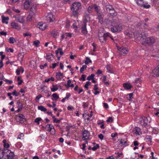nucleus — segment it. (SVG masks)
<instances>
[{
  "instance_id": "f257e3e1",
  "label": "nucleus",
  "mask_w": 159,
  "mask_h": 159,
  "mask_svg": "<svg viewBox=\"0 0 159 159\" xmlns=\"http://www.w3.org/2000/svg\"><path fill=\"white\" fill-rule=\"evenodd\" d=\"M98 37L100 41L102 43H106L107 40L109 37L111 39L113 40V37L111 36L110 34L108 32L102 33L100 32H99Z\"/></svg>"
},
{
  "instance_id": "f03ea898",
  "label": "nucleus",
  "mask_w": 159,
  "mask_h": 159,
  "mask_svg": "<svg viewBox=\"0 0 159 159\" xmlns=\"http://www.w3.org/2000/svg\"><path fill=\"white\" fill-rule=\"evenodd\" d=\"M81 4L79 2H75L73 3L71 7L72 15L76 16H78V11L80 8Z\"/></svg>"
},
{
  "instance_id": "7ed1b4c3",
  "label": "nucleus",
  "mask_w": 159,
  "mask_h": 159,
  "mask_svg": "<svg viewBox=\"0 0 159 159\" xmlns=\"http://www.w3.org/2000/svg\"><path fill=\"white\" fill-rule=\"evenodd\" d=\"M155 42V39L152 37L146 38L145 40L141 42V44L144 46L150 45L154 43Z\"/></svg>"
},
{
  "instance_id": "20e7f679",
  "label": "nucleus",
  "mask_w": 159,
  "mask_h": 159,
  "mask_svg": "<svg viewBox=\"0 0 159 159\" xmlns=\"http://www.w3.org/2000/svg\"><path fill=\"white\" fill-rule=\"evenodd\" d=\"M134 37L140 41H141L142 42L144 41V39L146 38V36L144 32L139 33L137 32L134 34Z\"/></svg>"
},
{
  "instance_id": "39448f33",
  "label": "nucleus",
  "mask_w": 159,
  "mask_h": 159,
  "mask_svg": "<svg viewBox=\"0 0 159 159\" xmlns=\"http://www.w3.org/2000/svg\"><path fill=\"white\" fill-rule=\"evenodd\" d=\"M122 29V26L120 24H117L113 25L111 28V31L114 33L119 32L121 31Z\"/></svg>"
},
{
  "instance_id": "423d86ee",
  "label": "nucleus",
  "mask_w": 159,
  "mask_h": 159,
  "mask_svg": "<svg viewBox=\"0 0 159 159\" xmlns=\"http://www.w3.org/2000/svg\"><path fill=\"white\" fill-rule=\"evenodd\" d=\"M139 120V123L141 125L144 127H145L147 125L148 122V120L147 117H140Z\"/></svg>"
},
{
  "instance_id": "0eeeda50",
  "label": "nucleus",
  "mask_w": 159,
  "mask_h": 159,
  "mask_svg": "<svg viewBox=\"0 0 159 159\" xmlns=\"http://www.w3.org/2000/svg\"><path fill=\"white\" fill-rule=\"evenodd\" d=\"M119 141L120 146L123 148L129 145L128 143V140L126 138H122Z\"/></svg>"
},
{
  "instance_id": "6e6552de",
  "label": "nucleus",
  "mask_w": 159,
  "mask_h": 159,
  "mask_svg": "<svg viewBox=\"0 0 159 159\" xmlns=\"http://www.w3.org/2000/svg\"><path fill=\"white\" fill-rule=\"evenodd\" d=\"M45 129H47L48 131L51 132L52 130L51 134H54L55 133V129L53 125L51 124L47 125L45 127Z\"/></svg>"
},
{
  "instance_id": "1a4fd4ad",
  "label": "nucleus",
  "mask_w": 159,
  "mask_h": 159,
  "mask_svg": "<svg viewBox=\"0 0 159 159\" xmlns=\"http://www.w3.org/2000/svg\"><path fill=\"white\" fill-rule=\"evenodd\" d=\"M83 135L82 139L83 140H87L89 139V137L90 136V134L88 131L87 130H84L83 133Z\"/></svg>"
},
{
  "instance_id": "9d476101",
  "label": "nucleus",
  "mask_w": 159,
  "mask_h": 159,
  "mask_svg": "<svg viewBox=\"0 0 159 159\" xmlns=\"http://www.w3.org/2000/svg\"><path fill=\"white\" fill-rule=\"evenodd\" d=\"M117 50L120 51L121 52V54L123 55L126 54L128 52V49L127 48L123 47H118Z\"/></svg>"
},
{
  "instance_id": "9b49d317",
  "label": "nucleus",
  "mask_w": 159,
  "mask_h": 159,
  "mask_svg": "<svg viewBox=\"0 0 159 159\" xmlns=\"http://www.w3.org/2000/svg\"><path fill=\"white\" fill-rule=\"evenodd\" d=\"M106 10L107 11L109 12L110 14L112 16H115L116 13L115 12V10L112 8L111 6H109L106 7Z\"/></svg>"
},
{
  "instance_id": "f8f14e48",
  "label": "nucleus",
  "mask_w": 159,
  "mask_h": 159,
  "mask_svg": "<svg viewBox=\"0 0 159 159\" xmlns=\"http://www.w3.org/2000/svg\"><path fill=\"white\" fill-rule=\"evenodd\" d=\"M152 74L154 77L159 76V65L152 70Z\"/></svg>"
},
{
  "instance_id": "ddd939ff",
  "label": "nucleus",
  "mask_w": 159,
  "mask_h": 159,
  "mask_svg": "<svg viewBox=\"0 0 159 159\" xmlns=\"http://www.w3.org/2000/svg\"><path fill=\"white\" fill-rule=\"evenodd\" d=\"M16 20L18 22L23 24L25 22L24 17L23 16L17 15L15 17Z\"/></svg>"
},
{
  "instance_id": "4468645a",
  "label": "nucleus",
  "mask_w": 159,
  "mask_h": 159,
  "mask_svg": "<svg viewBox=\"0 0 159 159\" xmlns=\"http://www.w3.org/2000/svg\"><path fill=\"white\" fill-rule=\"evenodd\" d=\"M97 18L98 20V21L101 24L103 23V15L102 12L98 13L97 14Z\"/></svg>"
},
{
  "instance_id": "2eb2a0df",
  "label": "nucleus",
  "mask_w": 159,
  "mask_h": 159,
  "mask_svg": "<svg viewBox=\"0 0 159 159\" xmlns=\"http://www.w3.org/2000/svg\"><path fill=\"white\" fill-rule=\"evenodd\" d=\"M53 16L51 12L49 13L47 16V20L48 22H52L54 20Z\"/></svg>"
},
{
  "instance_id": "dca6fc26",
  "label": "nucleus",
  "mask_w": 159,
  "mask_h": 159,
  "mask_svg": "<svg viewBox=\"0 0 159 159\" xmlns=\"http://www.w3.org/2000/svg\"><path fill=\"white\" fill-rule=\"evenodd\" d=\"M86 26V23H85V22H83L81 26V32L84 34H86L87 33Z\"/></svg>"
},
{
  "instance_id": "f3484780",
  "label": "nucleus",
  "mask_w": 159,
  "mask_h": 159,
  "mask_svg": "<svg viewBox=\"0 0 159 159\" xmlns=\"http://www.w3.org/2000/svg\"><path fill=\"white\" fill-rule=\"evenodd\" d=\"M37 27L42 30H44L47 27V26L45 24H43L41 22H39L38 23L37 25Z\"/></svg>"
},
{
  "instance_id": "a211bd4d",
  "label": "nucleus",
  "mask_w": 159,
  "mask_h": 159,
  "mask_svg": "<svg viewBox=\"0 0 159 159\" xmlns=\"http://www.w3.org/2000/svg\"><path fill=\"white\" fill-rule=\"evenodd\" d=\"M31 3V0H26L24 4L25 8V9H28L30 7Z\"/></svg>"
},
{
  "instance_id": "6ab92c4d",
  "label": "nucleus",
  "mask_w": 159,
  "mask_h": 159,
  "mask_svg": "<svg viewBox=\"0 0 159 159\" xmlns=\"http://www.w3.org/2000/svg\"><path fill=\"white\" fill-rule=\"evenodd\" d=\"M141 129L137 127H135L133 130V132L136 134L138 135H140L141 133Z\"/></svg>"
},
{
  "instance_id": "aec40b11",
  "label": "nucleus",
  "mask_w": 159,
  "mask_h": 159,
  "mask_svg": "<svg viewBox=\"0 0 159 159\" xmlns=\"http://www.w3.org/2000/svg\"><path fill=\"white\" fill-rule=\"evenodd\" d=\"M14 154L13 152H10L7 155L6 157V159H13L14 157Z\"/></svg>"
},
{
  "instance_id": "412c9836",
  "label": "nucleus",
  "mask_w": 159,
  "mask_h": 159,
  "mask_svg": "<svg viewBox=\"0 0 159 159\" xmlns=\"http://www.w3.org/2000/svg\"><path fill=\"white\" fill-rule=\"evenodd\" d=\"M106 68L108 71L110 73H112L113 72V68L112 66L110 65H107L106 66Z\"/></svg>"
},
{
  "instance_id": "4be33fe9",
  "label": "nucleus",
  "mask_w": 159,
  "mask_h": 159,
  "mask_svg": "<svg viewBox=\"0 0 159 159\" xmlns=\"http://www.w3.org/2000/svg\"><path fill=\"white\" fill-rule=\"evenodd\" d=\"M52 36L54 38H57V36L58 35V33L57 31L55 30H53L52 31L51 33Z\"/></svg>"
},
{
  "instance_id": "5701e85b",
  "label": "nucleus",
  "mask_w": 159,
  "mask_h": 159,
  "mask_svg": "<svg viewBox=\"0 0 159 159\" xmlns=\"http://www.w3.org/2000/svg\"><path fill=\"white\" fill-rule=\"evenodd\" d=\"M2 151L5 157H6V156H7V155L8 154V153L9 154L10 152H11L10 150L7 148L2 150Z\"/></svg>"
},
{
  "instance_id": "b1692460",
  "label": "nucleus",
  "mask_w": 159,
  "mask_h": 159,
  "mask_svg": "<svg viewBox=\"0 0 159 159\" xmlns=\"http://www.w3.org/2000/svg\"><path fill=\"white\" fill-rule=\"evenodd\" d=\"M36 11V6H33V7H31L30 9V12L31 14L34 15Z\"/></svg>"
},
{
  "instance_id": "393cba45",
  "label": "nucleus",
  "mask_w": 159,
  "mask_h": 159,
  "mask_svg": "<svg viewBox=\"0 0 159 159\" xmlns=\"http://www.w3.org/2000/svg\"><path fill=\"white\" fill-rule=\"evenodd\" d=\"M85 18L83 22H85V23H86L87 22L89 21L90 20V17L89 15L86 14L84 15Z\"/></svg>"
},
{
  "instance_id": "a878e982",
  "label": "nucleus",
  "mask_w": 159,
  "mask_h": 159,
  "mask_svg": "<svg viewBox=\"0 0 159 159\" xmlns=\"http://www.w3.org/2000/svg\"><path fill=\"white\" fill-rule=\"evenodd\" d=\"M63 76V74L61 72H57L56 73V77L58 80H61Z\"/></svg>"
},
{
  "instance_id": "bb28decb",
  "label": "nucleus",
  "mask_w": 159,
  "mask_h": 159,
  "mask_svg": "<svg viewBox=\"0 0 159 159\" xmlns=\"http://www.w3.org/2000/svg\"><path fill=\"white\" fill-rule=\"evenodd\" d=\"M123 86L126 90L130 89L132 87V86L130 84L126 83L124 84Z\"/></svg>"
},
{
  "instance_id": "cd10ccee",
  "label": "nucleus",
  "mask_w": 159,
  "mask_h": 159,
  "mask_svg": "<svg viewBox=\"0 0 159 159\" xmlns=\"http://www.w3.org/2000/svg\"><path fill=\"white\" fill-rule=\"evenodd\" d=\"M11 25L12 27L14 29H19L20 27L17 23L15 22H12L11 23Z\"/></svg>"
},
{
  "instance_id": "c85d7f7f",
  "label": "nucleus",
  "mask_w": 159,
  "mask_h": 159,
  "mask_svg": "<svg viewBox=\"0 0 159 159\" xmlns=\"http://www.w3.org/2000/svg\"><path fill=\"white\" fill-rule=\"evenodd\" d=\"M2 21L3 23H5L6 24H8V20H9V18L8 17H5L3 16H2Z\"/></svg>"
},
{
  "instance_id": "c756f323",
  "label": "nucleus",
  "mask_w": 159,
  "mask_h": 159,
  "mask_svg": "<svg viewBox=\"0 0 159 159\" xmlns=\"http://www.w3.org/2000/svg\"><path fill=\"white\" fill-rule=\"evenodd\" d=\"M137 4L140 7H142L143 4L144 3L143 0H135Z\"/></svg>"
},
{
  "instance_id": "7c9ffc66",
  "label": "nucleus",
  "mask_w": 159,
  "mask_h": 159,
  "mask_svg": "<svg viewBox=\"0 0 159 159\" xmlns=\"http://www.w3.org/2000/svg\"><path fill=\"white\" fill-rule=\"evenodd\" d=\"M24 57V54L23 53H20L18 55V59L20 61H22Z\"/></svg>"
},
{
  "instance_id": "2f4dec72",
  "label": "nucleus",
  "mask_w": 159,
  "mask_h": 159,
  "mask_svg": "<svg viewBox=\"0 0 159 159\" xmlns=\"http://www.w3.org/2000/svg\"><path fill=\"white\" fill-rule=\"evenodd\" d=\"M105 21L106 24L108 25L113 24V22H114V20H110L108 19H105Z\"/></svg>"
},
{
  "instance_id": "473e14b6",
  "label": "nucleus",
  "mask_w": 159,
  "mask_h": 159,
  "mask_svg": "<svg viewBox=\"0 0 159 159\" xmlns=\"http://www.w3.org/2000/svg\"><path fill=\"white\" fill-rule=\"evenodd\" d=\"M51 56L54 57L52 54L49 53L47 54L46 58L47 60L49 61H51L52 60Z\"/></svg>"
},
{
  "instance_id": "72a5a7b5",
  "label": "nucleus",
  "mask_w": 159,
  "mask_h": 159,
  "mask_svg": "<svg viewBox=\"0 0 159 159\" xmlns=\"http://www.w3.org/2000/svg\"><path fill=\"white\" fill-rule=\"evenodd\" d=\"M33 15L31 14V13H30L27 17V21H31Z\"/></svg>"
},
{
  "instance_id": "f704fd0d",
  "label": "nucleus",
  "mask_w": 159,
  "mask_h": 159,
  "mask_svg": "<svg viewBox=\"0 0 159 159\" xmlns=\"http://www.w3.org/2000/svg\"><path fill=\"white\" fill-rule=\"evenodd\" d=\"M21 71V72L23 73L24 71V70L23 68L21 67L20 68H18L16 70V74L17 75H19L20 73V72Z\"/></svg>"
},
{
  "instance_id": "c9c22d12",
  "label": "nucleus",
  "mask_w": 159,
  "mask_h": 159,
  "mask_svg": "<svg viewBox=\"0 0 159 159\" xmlns=\"http://www.w3.org/2000/svg\"><path fill=\"white\" fill-rule=\"evenodd\" d=\"M38 109L41 111L44 112L46 111L47 110L46 108L42 106H39L38 107Z\"/></svg>"
},
{
  "instance_id": "e433bc0d",
  "label": "nucleus",
  "mask_w": 159,
  "mask_h": 159,
  "mask_svg": "<svg viewBox=\"0 0 159 159\" xmlns=\"http://www.w3.org/2000/svg\"><path fill=\"white\" fill-rule=\"evenodd\" d=\"M86 61H85V63L86 65H88L89 63H91L92 61L89 57H86L85 58Z\"/></svg>"
},
{
  "instance_id": "4c0bfd02",
  "label": "nucleus",
  "mask_w": 159,
  "mask_h": 159,
  "mask_svg": "<svg viewBox=\"0 0 159 159\" xmlns=\"http://www.w3.org/2000/svg\"><path fill=\"white\" fill-rule=\"evenodd\" d=\"M16 41L15 38L13 37H11L9 39V42L10 43H13Z\"/></svg>"
},
{
  "instance_id": "58836bf2",
  "label": "nucleus",
  "mask_w": 159,
  "mask_h": 159,
  "mask_svg": "<svg viewBox=\"0 0 159 159\" xmlns=\"http://www.w3.org/2000/svg\"><path fill=\"white\" fill-rule=\"evenodd\" d=\"M6 157L4 155L2 149H0V159H6Z\"/></svg>"
},
{
  "instance_id": "ea45409f",
  "label": "nucleus",
  "mask_w": 159,
  "mask_h": 159,
  "mask_svg": "<svg viewBox=\"0 0 159 159\" xmlns=\"http://www.w3.org/2000/svg\"><path fill=\"white\" fill-rule=\"evenodd\" d=\"M58 89V87L54 85H53V87L51 88V90L52 92H54L57 90Z\"/></svg>"
},
{
  "instance_id": "a19ab883",
  "label": "nucleus",
  "mask_w": 159,
  "mask_h": 159,
  "mask_svg": "<svg viewBox=\"0 0 159 159\" xmlns=\"http://www.w3.org/2000/svg\"><path fill=\"white\" fill-rule=\"evenodd\" d=\"M18 117L21 120L23 121H24V120H25V116L22 114H19V115Z\"/></svg>"
},
{
  "instance_id": "79ce46f5",
  "label": "nucleus",
  "mask_w": 159,
  "mask_h": 159,
  "mask_svg": "<svg viewBox=\"0 0 159 159\" xmlns=\"http://www.w3.org/2000/svg\"><path fill=\"white\" fill-rule=\"evenodd\" d=\"M95 75L94 74H92L88 76L87 78V80H92L93 78H94Z\"/></svg>"
},
{
  "instance_id": "37998d69",
  "label": "nucleus",
  "mask_w": 159,
  "mask_h": 159,
  "mask_svg": "<svg viewBox=\"0 0 159 159\" xmlns=\"http://www.w3.org/2000/svg\"><path fill=\"white\" fill-rule=\"evenodd\" d=\"M95 9V11L97 12V14L98 13H101V12H100V10L98 8V6L96 5H94L93 7Z\"/></svg>"
},
{
  "instance_id": "c03bdc74",
  "label": "nucleus",
  "mask_w": 159,
  "mask_h": 159,
  "mask_svg": "<svg viewBox=\"0 0 159 159\" xmlns=\"http://www.w3.org/2000/svg\"><path fill=\"white\" fill-rule=\"evenodd\" d=\"M87 66L86 65H84L82 66V67L80 69V72L81 73H83V71H84V69H86L87 68Z\"/></svg>"
},
{
  "instance_id": "a18cd8bd",
  "label": "nucleus",
  "mask_w": 159,
  "mask_h": 159,
  "mask_svg": "<svg viewBox=\"0 0 159 159\" xmlns=\"http://www.w3.org/2000/svg\"><path fill=\"white\" fill-rule=\"evenodd\" d=\"M40 43V42L38 40H36L34 42V44L36 47H38L39 46V44Z\"/></svg>"
},
{
  "instance_id": "49530a36",
  "label": "nucleus",
  "mask_w": 159,
  "mask_h": 159,
  "mask_svg": "<svg viewBox=\"0 0 159 159\" xmlns=\"http://www.w3.org/2000/svg\"><path fill=\"white\" fill-rule=\"evenodd\" d=\"M52 96L53 97V98H55V100H57V99L59 98V96L56 93L53 94Z\"/></svg>"
},
{
  "instance_id": "de8ad7c7",
  "label": "nucleus",
  "mask_w": 159,
  "mask_h": 159,
  "mask_svg": "<svg viewBox=\"0 0 159 159\" xmlns=\"http://www.w3.org/2000/svg\"><path fill=\"white\" fill-rule=\"evenodd\" d=\"M99 145L98 144H97L96 146H94L93 147L92 149L93 151L96 150L98 148H99Z\"/></svg>"
},
{
  "instance_id": "09e8293b",
  "label": "nucleus",
  "mask_w": 159,
  "mask_h": 159,
  "mask_svg": "<svg viewBox=\"0 0 159 159\" xmlns=\"http://www.w3.org/2000/svg\"><path fill=\"white\" fill-rule=\"evenodd\" d=\"M12 94L16 96H17L20 94V93L19 92H16V90H14L13 92L12 93Z\"/></svg>"
},
{
  "instance_id": "8fccbe9b",
  "label": "nucleus",
  "mask_w": 159,
  "mask_h": 159,
  "mask_svg": "<svg viewBox=\"0 0 159 159\" xmlns=\"http://www.w3.org/2000/svg\"><path fill=\"white\" fill-rule=\"evenodd\" d=\"M91 83L89 81H87L86 84L84 85L85 88L87 89L88 88V86L90 85Z\"/></svg>"
},
{
  "instance_id": "3c124183",
  "label": "nucleus",
  "mask_w": 159,
  "mask_h": 159,
  "mask_svg": "<svg viewBox=\"0 0 159 159\" xmlns=\"http://www.w3.org/2000/svg\"><path fill=\"white\" fill-rule=\"evenodd\" d=\"M42 119L41 118L39 117L38 118H36L34 120V122L35 123H37L38 125H39V121L41 120Z\"/></svg>"
},
{
  "instance_id": "603ef678",
  "label": "nucleus",
  "mask_w": 159,
  "mask_h": 159,
  "mask_svg": "<svg viewBox=\"0 0 159 159\" xmlns=\"http://www.w3.org/2000/svg\"><path fill=\"white\" fill-rule=\"evenodd\" d=\"M141 80L140 78H138L136 79V80H135L134 83L136 84H137L138 83H141Z\"/></svg>"
},
{
  "instance_id": "864d4df0",
  "label": "nucleus",
  "mask_w": 159,
  "mask_h": 159,
  "mask_svg": "<svg viewBox=\"0 0 159 159\" xmlns=\"http://www.w3.org/2000/svg\"><path fill=\"white\" fill-rule=\"evenodd\" d=\"M42 97L41 94L38 95L36 98L35 101L37 102H38L39 99Z\"/></svg>"
},
{
  "instance_id": "5fc2aeb1",
  "label": "nucleus",
  "mask_w": 159,
  "mask_h": 159,
  "mask_svg": "<svg viewBox=\"0 0 159 159\" xmlns=\"http://www.w3.org/2000/svg\"><path fill=\"white\" fill-rule=\"evenodd\" d=\"M17 104L18 105V108L20 109H22V103L20 102H17Z\"/></svg>"
},
{
  "instance_id": "6e6d98bb",
  "label": "nucleus",
  "mask_w": 159,
  "mask_h": 159,
  "mask_svg": "<svg viewBox=\"0 0 159 159\" xmlns=\"http://www.w3.org/2000/svg\"><path fill=\"white\" fill-rule=\"evenodd\" d=\"M146 139H148L149 141L151 142L152 139V137L150 135H147L146 137Z\"/></svg>"
},
{
  "instance_id": "4d7b16f0",
  "label": "nucleus",
  "mask_w": 159,
  "mask_h": 159,
  "mask_svg": "<svg viewBox=\"0 0 159 159\" xmlns=\"http://www.w3.org/2000/svg\"><path fill=\"white\" fill-rule=\"evenodd\" d=\"M17 80L18 81H20L18 83V84L19 85H20L23 81L22 80H20V77H17Z\"/></svg>"
},
{
  "instance_id": "13d9d810",
  "label": "nucleus",
  "mask_w": 159,
  "mask_h": 159,
  "mask_svg": "<svg viewBox=\"0 0 159 159\" xmlns=\"http://www.w3.org/2000/svg\"><path fill=\"white\" fill-rule=\"evenodd\" d=\"M93 7L89 6L88 8V11L89 13H91L92 11Z\"/></svg>"
},
{
  "instance_id": "bf43d9fd",
  "label": "nucleus",
  "mask_w": 159,
  "mask_h": 159,
  "mask_svg": "<svg viewBox=\"0 0 159 159\" xmlns=\"http://www.w3.org/2000/svg\"><path fill=\"white\" fill-rule=\"evenodd\" d=\"M86 75H81V78L80 79V80H82L83 81H84L85 80Z\"/></svg>"
},
{
  "instance_id": "052dcab7",
  "label": "nucleus",
  "mask_w": 159,
  "mask_h": 159,
  "mask_svg": "<svg viewBox=\"0 0 159 159\" xmlns=\"http://www.w3.org/2000/svg\"><path fill=\"white\" fill-rule=\"evenodd\" d=\"M24 136V135L23 133H21L17 137V139H21Z\"/></svg>"
},
{
  "instance_id": "680f3d73",
  "label": "nucleus",
  "mask_w": 159,
  "mask_h": 159,
  "mask_svg": "<svg viewBox=\"0 0 159 159\" xmlns=\"http://www.w3.org/2000/svg\"><path fill=\"white\" fill-rule=\"evenodd\" d=\"M113 121V119L112 117H110L107 120V122H111Z\"/></svg>"
},
{
  "instance_id": "e2e57ef3",
  "label": "nucleus",
  "mask_w": 159,
  "mask_h": 159,
  "mask_svg": "<svg viewBox=\"0 0 159 159\" xmlns=\"http://www.w3.org/2000/svg\"><path fill=\"white\" fill-rule=\"evenodd\" d=\"M142 7L145 8H149L150 7V6L149 5H146L144 4V3L143 4Z\"/></svg>"
},
{
  "instance_id": "0e129e2a",
  "label": "nucleus",
  "mask_w": 159,
  "mask_h": 159,
  "mask_svg": "<svg viewBox=\"0 0 159 159\" xmlns=\"http://www.w3.org/2000/svg\"><path fill=\"white\" fill-rule=\"evenodd\" d=\"M61 120H57L56 118L53 120V122L56 123H59L60 122Z\"/></svg>"
},
{
  "instance_id": "69168bd1",
  "label": "nucleus",
  "mask_w": 159,
  "mask_h": 159,
  "mask_svg": "<svg viewBox=\"0 0 159 159\" xmlns=\"http://www.w3.org/2000/svg\"><path fill=\"white\" fill-rule=\"evenodd\" d=\"M59 52L61 55H62L63 54V52L62 51V50L61 48H59Z\"/></svg>"
},
{
  "instance_id": "338daca9",
  "label": "nucleus",
  "mask_w": 159,
  "mask_h": 159,
  "mask_svg": "<svg viewBox=\"0 0 159 159\" xmlns=\"http://www.w3.org/2000/svg\"><path fill=\"white\" fill-rule=\"evenodd\" d=\"M129 96L128 97H127V98H128V99L129 100H130V99L133 96V93H129Z\"/></svg>"
},
{
  "instance_id": "774afa93",
  "label": "nucleus",
  "mask_w": 159,
  "mask_h": 159,
  "mask_svg": "<svg viewBox=\"0 0 159 159\" xmlns=\"http://www.w3.org/2000/svg\"><path fill=\"white\" fill-rule=\"evenodd\" d=\"M98 138L101 139L102 140L103 138V136L102 134H100L98 135Z\"/></svg>"
}]
</instances>
